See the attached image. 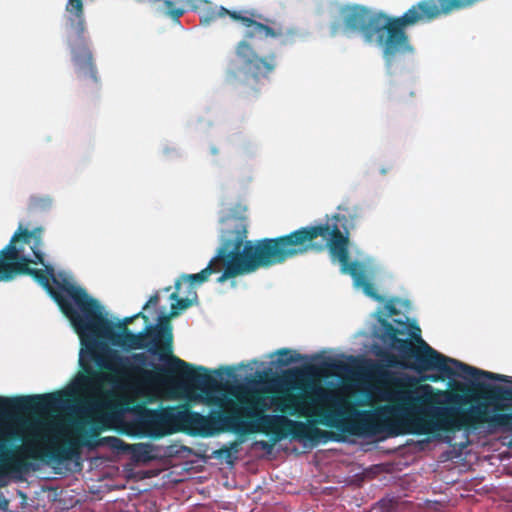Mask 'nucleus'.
I'll return each mask as SVG.
<instances>
[{
	"label": "nucleus",
	"instance_id": "obj_19",
	"mask_svg": "<svg viewBox=\"0 0 512 512\" xmlns=\"http://www.w3.org/2000/svg\"><path fill=\"white\" fill-rule=\"evenodd\" d=\"M44 227L38 226V233L33 237V241L30 244L32 256H47L45 252V244L43 240Z\"/></svg>",
	"mask_w": 512,
	"mask_h": 512
},
{
	"label": "nucleus",
	"instance_id": "obj_27",
	"mask_svg": "<svg viewBox=\"0 0 512 512\" xmlns=\"http://www.w3.org/2000/svg\"><path fill=\"white\" fill-rule=\"evenodd\" d=\"M452 440H453V438H452V437H450V436H446V437H445V441H446V442H449V443H450V442H452Z\"/></svg>",
	"mask_w": 512,
	"mask_h": 512
},
{
	"label": "nucleus",
	"instance_id": "obj_17",
	"mask_svg": "<svg viewBox=\"0 0 512 512\" xmlns=\"http://www.w3.org/2000/svg\"><path fill=\"white\" fill-rule=\"evenodd\" d=\"M160 153L167 160H179L185 156V151L182 147L168 140L161 141Z\"/></svg>",
	"mask_w": 512,
	"mask_h": 512
},
{
	"label": "nucleus",
	"instance_id": "obj_22",
	"mask_svg": "<svg viewBox=\"0 0 512 512\" xmlns=\"http://www.w3.org/2000/svg\"><path fill=\"white\" fill-rule=\"evenodd\" d=\"M323 365L327 368H331V369H338V370H343V371H347L348 370V367L346 364H343L341 362H337L335 360H332V359H327L323 362Z\"/></svg>",
	"mask_w": 512,
	"mask_h": 512
},
{
	"label": "nucleus",
	"instance_id": "obj_4",
	"mask_svg": "<svg viewBox=\"0 0 512 512\" xmlns=\"http://www.w3.org/2000/svg\"><path fill=\"white\" fill-rule=\"evenodd\" d=\"M333 229L318 219L287 234L252 240L247 239L246 227L239 225L221 232L220 246L213 256H338L343 242L333 235Z\"/></svg>",
	"mask_w": 512,
	"mask_h": 512
},
{
	"label": "nucleus",
	"instance_id": "obj_13",
	"mask_svg": "<svg viewBox=\"0 0 512 512\" xmlns=\"http://www.w3.org/2000/svg\"><path fill=\"white\" fill-rule=\"evenodd\" d=\"M55 198L48 193H32L26 201V212L29 216H45L52 212Z\"/></svg>",
	"mask_w": 512,
	"mask_h": 512
},
{
	"label": "nucleus",
	"instance_id": "obj_5",
	"mask_svg": "<svg viewBox=\"0 0 512 512\" xmlns=\"http://www.w3.org/2000/svg\"><path fill=\"white\" fill-rule=\"evenodd\" d=\"M236 17L245 29L243 39L236 44L234 56L227 65L225 80L235 90L248 94L257 92L260 84L270 81L278 67L274 52L260 56L250 41L274 38L279 40V46L285 47L294 45L297 40H304L307 34L296 27L275 29L258 22L256 17Z\"/></svg>",
	"mask_w": 512,
	"mask_h": 512
},
{
	"label": "nucleus",
	"instance_id": "obj_25",
	"mask_svg": "<svg viewBox=\"0 0 512 512\" xmlns=\"http://www.w3.org/2000/svg\"><path fill=\"white\" fill-rule=\"evenodd\" d=\"M209 151L212 155H217L219 153V150L215 145H210Z\"/></svg>",
	"mask_w": 512,
	"mask_h": 512
},
{
	"label": "nucleus",
	"instance_id": "obj_3",
	"mask_svg": "<svg viewBox=\"0 0 512 512\" xmlns=\"http://www.w3.org/2000/svg\"><path fill=\"white\" fill-rule=\"evenodd\" d=\"M284 259L211 258L209 265L201 272L183 275L175 283V291L167 296L170 311L167 312L164 307L158 309L157 324L154 327L147 325L143 332L134 334L128 330L127 325L139 315L147 320L150 309L157 307L163 295L170 292V288L151 296L142 312L127 317L122 323L115 325L107 319L99 302L77 284L69 271H55L51 265L44 262V258H20L21 263H25L21 274L33 276L52 295L79 335V363L87 377L101 373L125 375L131 373L133 362L145 364L144 354L120 356L99 339L125 351L147 348L151 355H158L159 360L172 369L189 368L187 362L171 354L172 332L168 322L197 302L194 285L204 282L211 273L222 269L224 272L217 279L220 283L236 275L281 264Z\"/></svg>",
	"mask_w": 512,
	"mask_h": 512
},
{
	"label": "nucleus",
	"instance_id": "obj_18",
	"mask_svg": "<svg viewBox=\"0 0 512 512\" xmlns=\"http://www.w3.org/2000/svg\"><path fill=\"white\" fill-rule=\"evenodd\" d=\"M82 1L83 0H68L66 4V11L68 13V23H75L77 21L86 22Z\"/></svg>",
	"mask_w": 512,
	"mask_h": 512
},
{
	"label": "nucleus",
	"instance_id": "obj_8",
	"mask_svg": "<svg viewBox=\"0 0 512 512\" xmlns=\"http://www.w3.org/2000/svg\"><path fill=\"white\" fill-rule=\"evenodd\" d=\"M357 207H345L339 205L337 212L332 214H325L321 218L323 223H327L329 228H334L333 235L342 239V246L340 254L342 256H364L363 250L359 245L351 240L350 231L355 227V221L358 218Z\"/></svg>",
	"mask_w": 512,
	"mask_h": 512
},
{
	"label": "nucleus",
	"instance_id": "obj_23",
	"mask_svg": "<svg viewBox=\"0 0 512 512\" xmlns=\"http://www.w3.org/2000/svg\"><path fill=\"white\" fill-rule=\"evenodd\" d=\"M253 447L255 449L263 450L266 453H270L272 451V445L268 443L267 441H255L253 443Z\"/></svg>",
	"mask_w": 512,
	"mask_h": 512
},
{
	"label": "nucleus",
	"instance_id": "obj_10",
	"mask_svg": "<svg viewBox=\"0 0 512 512\" xmlns=\"http://www.w3.org/2000/svg\"><path fill=\"white\" fill-rule=\"evenodd\" d=\"M203 0H149V6L154 16L169 19L174 25H181L180 18L186 13L184 5L191 10H198L197 2Z\"/></svg>",
	"mask_w": 512,
	"mask_h": 512
},
{
	"label": "nucleus",
	"instance_id": "obj_24",
	"mask_svg": "<svg viewBox=\"0 0 512 512\" xmlns=\"http://www.w3.org/2000/svg\"><path fill=\"white\" fill-rule=\"evenodd\" d=\"M385 308L388 310V313H389L390 315H392V314H396V313H397V311H396V309H395V306H394V301H392V300H391V301H389V302L386 304Z\"/></svg>",
	"mask_w": 512,
	"mask_h": 512
},
{
	"label": "nucleus",
	"instance_id": "obj_6",
	"mask_svg": "<svg viewBox=\"0 0 512 512\" xmlns=\"http://www.w3.org/2000/svg\"><path fill=\"white\" fill-rule=\"evenodd\" d=\"M2 400L0 398V401ZM19 400L20 398H17L15 401L20 408L31 410L29 405L25 407ZM34 412L36 415L13 416L0 420V457L2 459L7 457V440L14 437L23 439L21 454L26 459H39L55 451V445L61 435V427L47 415L35 410ZM10 468V464L0 463V486L7 484Z\"/></svg>",
	"mask_w": 512,
	"mask_h": 512
},
{
	"label": "nucleus",
	"instance_id": "obj_9",
	"mask_svg": "<svg viewBox=\"0 0 512 512\" xmlns=\"http://www.w3.org/2000/svg\"><path fill=\"white\" fill-rule=\"evenodd\" d=\"M333 260L343 273L351 276L356 289L362 290L367 297L373 300H383L371 282L374 269L368 263L361 262L357 258H333Z\"/></svg>",
	"mask_w": 512,
	"mask_h": 512
},
{
	"label": "nucleus",
	"instance_id": "obj_2",
	"mask_svg": "<svg viewBox=\"0 0 512 512\" xmlns=\"http://www.w3.org/2000/svg\"><path fill=\"white\" fill-rule=\"evenodd\" d=\"M180 370L185 377L177 387L161 373L148 369H141L136 375L101 373L87 377L84 373H78L62 391L29 396L19 401L25 407L29 404L31 409L59 424L62 431L55 451L63 442H68L72 450L104 445L115 450H126L127 445L116 437L98 438L106 427H115L137 438H161L203 421L202 416L182 406L158 409L141 405L123 407L137 398L172 399L177 388L189 402L212 405L237 416H258L253 426L278 438L291 437L306 443L319 436L320 430L315 420L294 421L285 415H261L267 410L284 414L300 409L306 414L313 413V408L304 402L254 394L243 386L225 389L203 367H199L203 373L190 365Z\"/></svg>",
	"mask_w": 512,
	"mask_h": 512
},
{
	"label": "nucleus",
	"instance_id": "obj_21",
	"mask_svg": "<svg viewBox=\"0 0 512 512\" xmlns=\"http://www.w3.org/2000/svg\"><path fill=\"white\" fill-rule=\"evenodd\" d=\"M276 354L278 356V359H277L278 362L283 365H288L290 363L299 361V355L293 353L290 350H286V349L279 350V351H277Z\"/></svg>",
	"mask_w": 512,
	"mask_h": 512
},
{
	"label": "nucleus",
	"instance_id": "obj_15",
	"mask_svg": "<svg viewBox=\"0 0 512 512\" xmlns=\"http://www.w3.org/2000/svg\"><path fill=\"white\" fill-rule=\"evenodd\" d=\"M247 206L242 203H236L233 206L226 208L222 207L218 212V222L221 225H228L231 221H237V223L232 228H220L219 229V235H218V242L220 243V236L221 232L224 230H234L239 225H244L246 228L247 226L243 223V221L246 219V213ZM220 244L218 245V247Z\"/></svg>",
	"mask_w": 512,
	"mask_h": 512
},
{
	"label": "nucleus",
	"instance_id": "obj_16",
	"mask_svg": "<svg viewBox=\"0 0 512 512\" xmlns=\"http://www.w3.org/2000/svg\"><path fill=\"white\" fill-rule=\"evenodd\" d=\"M20 258H0V281L10 280L23 272Z\"/></svg>",
	"mask_w": 512,
	"mask_h": 512
},
{
	"label": "nucleus",
	"instance_id": "obj_14",
	"mask_svg": "<svg viewBox=\"0 0 512 512\" xmlns=\"http://www.w3.org/2000/svg\"><path fill=\"white\" fill-rule=\"evenodd\" d=\"M231 142L244 158L255 159L261 154L262 144L257 137L239 132L231 136Z\"/></svg>",
	"mask_w": 512,
	"mask_h": 512
},
{
	"label": "nucleus",
	"instance_id": "obj_1",
	"mask_svg": "<svg viewBox=\"0 0 512 512\" xmlns=\"http://www.w3.org/2000/svg\"><path fill=\"white\" fill-rule=\"evenodd\" d=\"M418 343L388 334V351L377 352L387 367H406L404 359L413 356L419 371H438L423 380L448 379L458 391L435 389L430 384L414 386V379L405 374L379 370L381 381L391 386L378 388L381 401L391 404L373 411H359L340 392L324 388L316 379L315 367L296 370L284 380L274 381L277 390H300L301 395L287 394L282 399L304 402L313 413H286L320 417L321 423L353 436L387 438L401 434H433L460 432L487 424L489 429H512V377L488 372L445 356L426 343L419 328L410 332ZM469 440L467 439V443Z\"/></svg>",
	"mask_w": 512,
	"mask_h": 512
},
{
	"label": "nucleus",
	"instance_id": "obj_26",
	"mask_svg": "<svg viewBox=\"0 0 512 512\" xmlns=\"http://www.w3.org/2000/svg\"><path fill=\"white\" fill-rule=\"evenodd\" d=\"M7 507H8V501L7 500L4 499L3 501H0V509L1 510L5 511L7 509Z\"/></svg>",
	"mask_w": 512,
	"mask_h": 512
},
{
	"label": "nucleus",
	"instance_id": "obj_20",
	"mask_svg": "<svg viewBox=\"0 0 512 512\" xmlns=\"http://www.w3.org/2000/svg\"><path fill=\"white\" fill-rule=\"evenodd\" d=\"M213 122L210 119H206L203 117L191 118L187 121L186 126L195 131H200L202 133H206L212 127Z\"/></svg>",
	"mask_w": 512,
	"mask_h": 512
},
{
	"label": "nucleus",
	"instance_id": "obj_12",
	"mask_svg": "<svg viewBox=\"0 0 512 512\" xmlns=\"http://www.w3.org/2000/svg\"><path fill=\"white\" fill-rule=\"evenodd\" d=\"M36 233H38V226L29 230L19 222L9 242L0 249V256H29L25 254V246H30Z\"/></svg>",
	"mask_w": 512,
	"mask_h": 512
},
{
	"label": "nucleus",
	"instance_id": "obj_7",
	"mask_svg": "<svg viewBox=\"0 0 512 512\" xmlns=\"http://www.w3.org/2000/svg\"><path fill=\"white\" fill-rule=\"evenodd\" d=\"M67 46L76 80L91 90L98 89L101 79L86 35V22L68 23Z\"/></svg>",
	"mask_w": 512,
	"mask_h": 512
},
{
	"label": "nucleus",
	"instance_id": "obj_11",
	"mask_svg": "<svg viewBox=\"0 0 512 512\" xmlns=\"http://www.w3.org/2000/svg\"><path fill=\"white\" fill-rule=\"evenodd\" d=\"M201 3L208 5L199 11L200 25L202 27H209L216 19L225 16H229L233 21L239 22L240 24L241 20L237 19L235 16L244 18L260 17V15L253 10H229L222 5H212L208 0H203Z\"/></svg>",
	"mask_w": 512,
	"mask_h": 512
}]
</instances>
